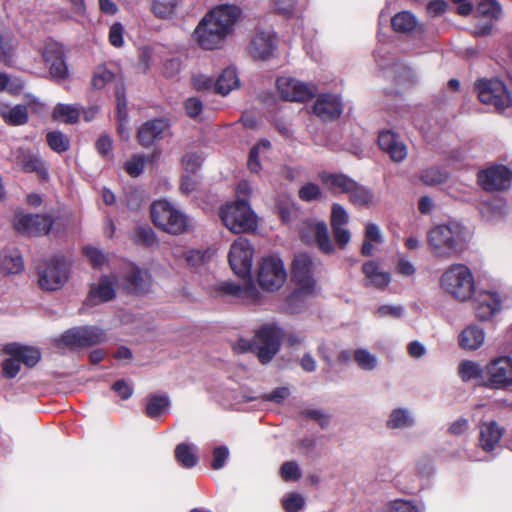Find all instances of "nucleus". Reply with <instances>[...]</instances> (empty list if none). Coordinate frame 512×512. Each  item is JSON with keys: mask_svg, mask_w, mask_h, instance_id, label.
Listing matches in <instances>:
<instances>
[{"mask_svg": "<svg viewBox=\"0 0 512 512\" xmlns=\"http://www.w3.org/2000/svg\"><path fill=\"white\" fill-rule=\"evenodd\" d=\"M471 238V231L456 220L434 226L427 235L432 253L445 259L462 255L468 248Z\"/></svg>", "mask_w": 512, "mask_h": 512, "instance_id": "nucleus-1", "label": "nucleus"}, {"mask_svg": "<svg viewBox=\"0 0 512 512\" xmlns=\"http://www.w3.org/2000/svg\"><path fill=\"white\" fill-rule=\"evenodd\" d=\"M315 269L316 264L308 254L299 253L295 255L291 268V280L295 289L288 298V306L291 312L297 313L307 299L317 294Z\"/></svg>", "mask_w": 512, "mask_h": 512, "instance_id": "nucleus-2", "label": "nucleus"}, {"mask_svg": "<svg viewBox=\"0 0 512 512\" xmlns=\"http://www.w3.org/2000/svg\"><path fill=\"white\" fill-rule=\"evenodd\" d=\"M282 337L283 332L280 327L275 324L265 325L256 332L253 340L241 338L233 348L238 353H256L259 361L266 364L279 351Z\"/></svg>", "mask_w": 512, "mask_h": 512, "instance_id": "nucleus-3", "label": "nucleus"}, {"mask_svg": "<svg viewBox=\"0 0 512 512\" xmlns=\"http://www.w3.org/2000/svg\"><path fill=\"white\" fill-rule=\"evenodd\" d=\"M439 285L446 294L461 303L471 301L476 289L473 272L462 263L448 266L439 279Z\"/></svg>", "mask_w": 512, "mask_h": 512, "instance_id": "nucleus-4", "label": "nucleus"}, {"mask_svg": "<svg viewBox=\"0 0 512 512\" xmlns=\"http://www.w3.org/2000/svg\"><path fill=\"white\" fill-rule=\"evenodd\" d=\"M150 213L154 225L172 235L185 233L192 224L183 211L166 199L154 201Z\"/></svg>", "mask_w": 512, "mask_h": 512, "instance_id": "nucleus-5", "label": "nucleus"}, {"mask_svg": "<svg viewBox=\"0 0 512 512\" xmlns=\"http://www.w3.org/2000/svg\"><path fill=\"white\" fill-rule=\"evenodd\" d=\"M219 215L225 227L233 233H245L257 227V216L246 200L226 204Z\"/></svg>", "mask_w": 512, "mask_h": 512, "instance_id": "nucleus-6", "label": "nucleus"}, {"mask_svg": "<svg viewBox=\"0 0 512 512\" xmlns=\"http://www.w3.org/2000/svg\"><path fill=\"white\" fill-rule=\"evenodd\" d=\"M68 273V261L62 256L53 257L38 267V284L42 290H58L67 282Z\"/></svg>", "mask_w": 512, "mask_h": 512, "instance_id": "nucleus-7", "label": "nucleus"}, {"mask_svg": "<svg viewBox=\"0 0 512 512\" xmlns=\"http://www.w3.org/2000/svg\"><path fill=\"white\" fill-rule=\"evenodd\" d=\"M287 279V272L281 258L275 255L263 257L257 269V283L266 291L280 289Z\"/></svg>", "mask_w": 512, "mask_h": 512, "instance_id": "nucleus-8", "label": "nucleus"}, {"mask_svg": "<svg viewBox=\"0 0 512 512\" xmlns=\"http://www.w3.org/2000/svg\"><path fill=\"white\" fill-rule=\"evenodd\" d=\"M475 89L479 100L502 111L512 104L511 95L506 85L499 79H482L476 83Z\"/></svg>", "mask_w": 512, "mask_h": 512, "instance_id": "nucleus-9", "label": "nucleus"}, {"mask_svg": "<svg viewBox=\"0 0 512 512\" xmlns=\"http://www.w3.org/2000/svg\"><path fill=\"white\" fill-rule=\"evenodd\" d=\"M206 14L201 18L192 33L193 41L203 50H216L223 47L229 35Z\"/></svg>", "mask_w": 512, "mask_h": 512, "instance_id": "nucleus-10", "label": "nucleus"}, {"mask_svg": "<svg viewBox=\"0 0 512 512\" xmlns=\"http://www.w3.org/2000/svg\"><path fill=\"white\" fill-rule=\"evenodd\" d=\"M512 386V358L498 356L486 364L484 387L505 390Z\"/></svg>", "mask_w": 512, "mask_h": 512, "instance_id": "nucleus-11", "label": "nucleus"}, {"mask_svg": "<svg viewBox=\"0 0 512 512\" xmlns=\"http://www.w3.org/2000/svg\"><path fill=\"white\" fill-rule=\"evenodd\" d=\"M254 257V248L246 238L235 240L229 250L228 260L233 272L243 278L250 279Z\"/></svg>", "mask_w": 512, "mask_h": 512, "instance_id": "nucleus-12", "label": "nucleus"}, {"mask_svg": "<svg viewBox=\"0 0 512 512\" xmlns=\"http://www.w3.org/2000/svg\"><path fill=\"white\" fill-rule=\"evenodd\" d=\"M472 301L475 316L480 321L491 320L503 306L502 297L493 289H475Z\"/></svg>", "mask_w": 512, "mask_h": 512, "instance_id": "nucleus-13", "label": "nucleus"}, {"mask_svg": "<svg viewBox=\"0 0 512 512\" xmlns=\"http://www.w3.org/2000/svg\"><path fill=\"white\" fill-rule=\"evenodd\" d=\"M276 86L281 98L292 102L307 101L317 92L315 85L302 82L290 76L279 77L276 81Z\"/></svg>", "mask_w": 512, "mask_h": 512, "instance_id": "nucleus-14", "label": "nucleus"}, {"mask_svg": "<svg viewBox=\"0 0 512 512\" xmlns=\"http://www.w3.org/2000/svg\"><path fill=\"white\" fill-rule=\"evenodd\" d=\"M478 182L486 191H505L512 186V170L502 164H494L478 172Z\"/></svg>", "mask_w": 512, "mask_h": 512, "instance_id": "nucleus-15", "label": "nucleus"}, {"mask_svg": "<svg viewBox=\"0 0 512 512\" xmlns=\"http://www.w3.org/2000/svg\"><path fill=\"white\" fill-rule=\"evenodd\" d=\"M106 339V333L97 326H82L69 329L61 336V343L70 348L95 345Z\"/></svg>", "mask_w": 512, "mask_h": 512, "instance_id": "nucleus-16", "label": "nucleus"}, {"mask_svg": "<svg viewBox=\"0 0 512 512\" xmlns=\"http://www.w3.org/2000/svg\"><path fill=\"white\" fill-rule=\"evenodd\" d=\"M277 36L270 28H257L247 47L248 54L256 60H267L277 48Z\"/></svg>", "mask_w": 512, "mask_h": 512, "instance_id": "nucleus-17", "label": "nucleus"}, {"mask_svg": "<svg viewBox=\"0 0 512 512\" xmlns=\"http://www.w3.org/2000/svg\"><path fill=\"white\" fill-rule=\"evenodd\" d=\"M300 236L305 243L315 242L319 250L325 254H329L334 251L328 227L323 221H304L300 228Z\"/></svg>", "mask_w": 512, "mask_h": 512, "instance_id": "nucleus-18", "label": "nucleus"}, {"mask_svg": "<svg viewBox=\"0 0 512 512\" xmlns=\"http://www.w3.org/2000/svg\"><path fill=\"white\" fill-rule=\"evenodd\" d=\"M242 13L241 7L237 4L223 3L211 8L206 15L230 36L240 21Z\"/></svg>", "mask_w": 512, "mask_h": 512, "instance_id": "nucleus-19", "label": "nucleus"}, {"mask_svg": "<svg viewBox=\"0 0 512 512\" xmlns=\"http://www.w3.org/2000/svg\"><path fill=\"white\" fill-rule=\"evenodd\" d=\"M52 224V219L46 215L17 214L14 219L15 229L28 236L47 234Z\"/></svg>", "mask_w": 512, "mask_h": 512, "instance_id": "nucleus-20", "label": "nucleus"}, {"mask_svg": "<svg viewBox=\"0 0 512 512\" xmlns=\"http://www.w3.org/2000/svg\"><path fill=\"white\" fill-rule=\"evenodd\" d=\"M121 279L119 285L128 292H140L149 283V274L141 270L133 263H125L118 276Z\"/></svg>", "mask_w": 512, "mask_h": 512, "instance_id": "nucleus-21", "label": "nucleus"}, {"mask_svg": "<svg viewBox=\"0 0 512 512\" xmlns=\"http://www.w3.org/2000/svg\"><path fill=\"white\" fill-rule=\"evenodd\" d=\"M504 429L494 420L479 424L478 446L486 454L494 452L500 444Z\"/></svg>", "mask_w": 512, "mask_h": 512, "instance_id": "nucleus-22", "label": "nucleus"}, {"mask_svg": "<svg viewBox=\"0 0 512 512\" xmlns=\"http://www.w3.org/2000/svg\"><path fill=\"white\" fill-rule=\"evenodd\" d=\"M13 158L16 165L24 172H35L41 179H47V164L39 154L28 149L19 148L13 153Z\"/></svg>", "mask_w": 512, "mask_h": 512, "instance_id": "nucleus-23", "label": "nucleus"}, {"mask_svg": "<svg viewBox=\"0 0 512 512\" xmlns=\"http://www.w3.org/2000/svg\"><path fill=\"white\" fill-rule=\"evenodd\" d=\"M120 286L118 276L115 274L103 275L93 283L89 291V300L95 303L108 302L116 295V288Z\"/></svg>", "mask_w": 512, "mask_h": 512, "instance_id": "nucleus-24", "label": "nucleus"}, {"mask_svg": "<svg viewBox=\"0 0 512 512\" xmlns=\"http://www.w3.org/2000/svg\"><path fill=\"white\" fill-rule=\"evenodd\" d=\"M380 148L389 154L394 162H402L408 155V149L400 137L390 130L382 131L378 136Z\"/></svg>", "mask_w": 512, "mask_h": 512, "instance_id": "nucleus-25", "label": "nucleus"}, {"mask_svg": "<svg viewBox=\"0 0 512 512\" xmlns=\"http://www.w3.org/2000/svg\"><path fill=\"white\" fill-rule=\"evenodd\" d=\"M314 113L323 120L338 118L343 111L342 100L335 94H320L313 107Z\"/></svg>", "mask_w": 512, "mask_h": 512, "instance_id": "nucleus-26", "label": "nucleus"}, {"mask_svg": "<svg viewBox=\"0 0 512 512\" xmlns=\"http://www.w3.org/2000/svg\"><path fill=\"white\" fill-rule=\"evenodd\" d=\"M485 338V330L480 325L471 323L459 333L458 344L463 350L476 351L483 346Z\"/></svg>", "mask_w": 512, "mask_h": 512, "instance_id": "nucleus-27", "label": "nucleus"}, {"mask_svg": "<svg viewBox=\"0 0 512 512\" xmlns=\"http://www.w3.org/2000/svg\"><path fill=\"white\" fill-rule=\"evenodd\" d=\"M362 272L365 276V285L380 290L385 289L391 282L389 272L380 268L375 261H367L362 266Z\"/></svg>", "mask_w": 512, "mask_h": 512, "instance_id": "nucleus-28", "label": "nucleus"}, {"mask_svg": "<svg viewBox=\"0 0 512 512\" xmlns=\"http://www.w3.org/2000/svg\"><path fill=\"white\" fill-rule=\"evenodd\" d=\"M322 184L333 194L348 193L355 188L356 181L342 173H319Z\"/></svg>", "mask_w": 512, "mask_h": 512, "instance_id": "nucleus-29", "label": "nucleus"}, {"mask_svg": "<svg viewBox=\"0 0 512 512\" xmlns=\"http://www.w3.org/2000/svg\"><path fill=\"white\" fill-rule=\"evenodd\" d=\"M416 424L413 412L407 407H397L390 411L385 427L389 430H409Z\"/></svg>", "mask_w": 512, "mask_h": 512, "instance_id": "nucleus-30", "label": "nucleus"}, {"mask_svg": "<svg viewBox=\"0 0 512 512\" xmlns=\"http://www.w3.org/2000/svg\"><path fill=\"white\" fill-rule=\"evenodd\" d=\"M115 96L117 100L116 117L118 122V133L122 139L129 138L127 101L122 82L117 81L115 86Z\"/></svg>", "mask_w": 512, "mask_h": 512, "instance_id": "nucleus-31", "label": "nucleus"}, {"mask_svg": "<svg viewBox=\"0 0 512 512\" xmlns=\"http://www.w3.org/2000/svg\"><path fill=\"white\" fill-rule=\"evenodd\" d=\"M166 128L167 123L162 119L147 121L138 130V140L140 144L142 146L151 145L154 140L161 137Z\"/></svg>", "mask_w": 512, "mask_h": 512, "instance_id": "nucleus-32", "label": "nucleus"}, {"mask_svg": "<svg viewBox=\"0 0 512 512\" xmlns=\"http://www.w3.org/2000/svg\"><path fill=\"white\" fill-rule=\"evenodd\" d=\"M480 212L487 221L494 222L506 215L508 207L503 199L492 197L481 203Z\"/></svg>", "mask_w": 512, "mask_h": 512, "instance_id": "nucleus-33", "label": "nucleus"}, {"mask_svg": "<svg viewBox=\"0 0 512 512\" xmlns=\"http://www.w3.org/2000/svg\"><path fill=\"white\" fill-rule=\"evenodd\" d=\"M485 370L486 364L481 365L472 360H465L459 365V375L463 381H476L481 386H484Z\"/></svg>", "mask_w": 512, "mask_h": 512, "instance_id": "nucleus-34", "label": "nucleus"}, {"mask_svg": "<svg viewBox=\"0 0 512 512\" xmlns=\"http://www.w3.org/2000/svg\"><path fill=\"white\" fill-rule=\"evenodd\" d=\"M239 78L232 67L225 68L214 82V90L222 96L228 95L232 90L238 88Z\"/></svg>", "mask_w": 512, "mask_h": 512, "instance_id": "nucleus-35", "label": "nucleus"}, {"mask_svg": "<svg viewBox=\"0 0 512 512\" xmlns=\"http://www.w3.org/2000/svg\"><path fill=\"white\" fill-rule=\"evenodd\" d=\"M274 10L285 17L300 15L308 6L309 0H271Z\"/></svg>", "mask_w": 512, "mask_h": 512, "instance_id": "nucleus-36", "label": "nucleus"}, {"mask_svg": "<svg viewBox=\"0 0 512 512\" xmlns=\"http://www.w3.org/2000/svg\"><path fill=\"white\" fill-rule=\"evenodd\" d=\"M1 270L8 274L19 273L23 269V260L18 250L5 249L0 254Z\"/></svg>", "mask_w": 512, "mask_h": 512, "instance_id": "nucleus-37", "label": "nucleus"}, {"mask_svg": "<svg viewBox=\"0 0 512 512\" xmlns=\"http://www.w3.org/2000/svg\"><path fill=\"white\" fill-rule=\"evenodd\" d=\"M182 255L188 266L192 268H199L205 265L213 256V251L210 249L206 250H197V249H189L180 253L179 250H175L173 252V256L175 258Z\"/></svg>", "mask_w": 512, "mask_h": 512, "instance_id": "nucleus-38", "label": "nucleus"}, {"mask_svg": "<svg viewBox=\"0 0 512 512\" xmlns=\"http://www.w3.org/2000/svg\"><path fill=\"white\" fill-rule=\"evenodd\" d=\"M6 353L16 354L21 363L28 367L35 366L41 358V354L38 349L32 347H23L15 344H9L5 347Z\"/></svg>", "mask_w": 512, "mask_h": 512, "instance_id": "nucleus-39", "label": "nucleus"}, {"mask_svg": "<svg viewBox=\"0 0 512 512\" xmlns=\"http://www.w3.org/2000/svg\"><path fill=\"white\" fill-rule=\"evenodd\" d=\"M0 114L6 122L12 125H23L28 121V111L25 105L18 104L13 107L1 105Z\"/></svg>", "mask_w": 512, "mask_h": 512, "instance_id": "nucleus-40", "label": "nucleus"}, {"mask_svg": "<svg viewBox=\"0 0 512 512\" xmlns=\"http://www.w3.org/2000/svg\"><path fill=\"white\" fill-rule=\"evenodd\" d=\"M353 360L359 369L363 371H373L378 366L377 355L365 348H358L353 351Z\"/></svg>", "mask_w": 512, "mask_h": 512, "instance_id": "nucleus-41", "label": "nucleus"}, {"mask_svg": "<svg viewBox=\"0 0 512 512\" xmlns=\"http://www.w3.org/2000/svg\"><path fill=\"white\" fill-rule=\"evenodd\" d=\"M392 27L397 32L407 33L414 30L418 25V20L414 14L409 11L397 13L391 19Z\"/></svg>", "mask_w": 512, "mask_h": 512, "instance_id": "nucleus-42", "label": "nucleus"}, {"mask_svg": "<svg viewBox=\"0 0 512 512\" xmlns=\"http://www.w3.org/2000/svg\"><path fill=\"white\" fill-rule=\"evenodd\" d=\"M53 118L57 121L74 124L80 118V109L74 105L59 103L53 110Z\"/></svg>", "mask_w": 512, "mask_h": 512, "instance_id": "nucleus-43", "label": "nucleus"}, {"mask_svg": "<svg viewBox=\"0 0 512 512\" xmlns=\"http://www.w3.org/2000/svg\"><path fill=\"white\" fill-rule=\"evenodd\" d=\"M170 405L169 398L164 395H153L147 399L146 413L150 418H155L164 413Z\"/></svg>", "mask_w": 512, "mask_h": 512, "instance_id": "nucleus-44", "label": "nucleus"}, {"mask_svg": "<svg viewBox=\"0 0 512 512\" xmlns=\"http://www.w3.org/2000/svg\"><path fill=\"white\" fill-rule=\"evenodd\" d=\"M350 201L354 205L365 206L371 205L375 202V197L372 191L356 182L355 188L348 192Z\"/></svg>", "mask_w": 512, "mask_h": 512, "instance_id": "nucleus-45", "label": "nucleus"}, {"mask_svg": "<svg viewBox=\"0 0 512 512\" xmlns=\"http://www.w3.org/2000/svg\"><path fill=\"white\" fill-rule=\"evenodd\" d=\"M116 79L115 74L106 65H99L93 72L91 84L95 89H103Z\"/></svg>", "mask_w": 512, "mask_h": 512, "instance_id": "nucleus-46", "label": "nucleus"}, {"mask_svg": "<svg viewBox=\"0 0 512 512\" xmlns=\"http://www.w3.org/2000/svg\"><path fill=\"white\" fill-rule=\"evenodd\" d=\"M385 512H424V507L411 500L396 499L386 505Z\"/></svg>", "mask_w": 512, "mask_h": 512, "instance_id": "nucleus-47", "label": "nucleus"}, {"mask_svg": "<svg viewBox=\"0 0 512 512\" xmlns=\"http://www.w3.org/2000/svg\"><path fill=\"white\" fill-rule=\"evenodd\" d=\"M271 144L268 140L259 141L250 151L248 168L252 173H258L261 169L259 156L262 152L269 150Z\"/></svg>", "mask_w": 512, "mask_h": 512, "instance_id": "nucleus-48", "label": "nucleus"}, {"mask_svg": "<svg viewBox=\"0 0 512 512\" xmlns=\"http://www.w3.org/2000/svg\"><path fill=\"white\" fill-rule=\"evenodd\" d=\"M46 140L49 147L57 153H63L70 147L68 137L60 131H51L46 135Z\"/></svg>", "mask_w": 512, "mask_h": 512, "instance_id": "nucleus-49", "label": "nucleus"}, {"mask_svg": "<svg viewBox=\"0 0 512 512\" xmlns=\"http://www.w3.org/2000/svg\"><path fill=\"white\" fill-rule=\"evenodd\" d=\"M448 177L447 171L439 168V167H431L425 169L420 174V180L425 185H438L443 183Z\"/></svg>", "mask_w": 512, "mask_h": 512, "instance_id": "nucleus-50", "label": "nucleus"}, {"mask_svg": "<svg viewBox=\"0 0 512 512\" xmlns=\"http://www.w3.org/2000/svg\"><path fill=\"white\" fill-rule=\"evenodd\" d=\"M177 5V0H154L152 10L157 17L168 19L175 14Z\"/></svg>", "mask_w": 512, "mask_h": 512, "instance_id": "nucleus-51", "label": "nucleus"}, {"mask_svg": "<svg viewBox=\"0 0 512 512\" xmlns=\"http://www.w3.org/2000/svg\"><path fill=\"white\" fill-rule=\"evenodd\" d=\"M476 12L486 18L498 19L501 16L502 9L495 0H481L477 5Z\"/></svg>", "mask_w": 512, "mask_h": 512, "instance_id": "nucleus-52", "label": "nucleus"}, {"mask_svg": "<svg viewBox=\"0 0 512 512\" xmlns=\"http://www.w3.org/2000/svg\"><path fill=\"white\" fill-rule=\"evenodd\" d=\"M175 456L178 462L186 468H191L196 464V456L193 448L185 443L177 445L175 449Z\"/></svg>", "mask_w": 512, "mask_h": 512, "instance_id": "nucleus-53", "label": "nucleus"}, {"mask_svg": "<svg viewBox=\"0 0 512 512\" xmlns=\"http://www.w3.org/2000/svg\"><path fill=\"white\" fill-rule=\"evenodd\" d=\"M282 505L286 512H299L305 506V498L300 493L291 492L283 497Z\"/></svg>", "mask_w": 512, "mask_h": 512, "instance_id": "nucleus-54", "label": "nucleus"}, {"mask_svg": "<svg viewBox=\"0 0 512 512\" xmlns=\"http://www.w3.org/2000/svg\"><path fill=\"white\" fill-rule=\"evenodd\" d=\"M134 240L136 243L150 247L156 242V235L149 226H139L134 231Z\"/></svg>", "mask_w": 512, "mask_h": 512, "instance_id": "nucleus-55", "label": "nucleus"}, {"mask_svg": "<svg viewBox=\"0 0 512 512\" xmlns=\"http://www.w3.org/2000/svg\"><path fill=\"white\" fill-rule=\"evenodd\" d=\"M145 164L146 157L141 154H136L126 161L124 169L129 176L138 177L142 173Z\"/></svg>", "mask_w": 512, "mask_h": 512, "instance_id": "nucleus-56", "label": "nucleus"}, {"mask_svg": "<svg viewBox=\"0 0 512 512\" xmlns=\"http://www.w3.org/2000/svg\"><path fill=\"white\" fill-rule=\"evenodd\" d=\"M84 254L88 258V260H89L90 264L93 266V268L100 269L108 262L107 255L104 254L97 247L86 246L84 248Z\"/></svg>", "mask_w": 512, "mask_h": 512, "instance_id": "nucleus-57", "label": "nucleus"}, {"mask_svg": "<svg viewBox=\"0 0 512 512\" xmlns=\"http://www.w3.org/2000/svg\"><path fill=\"white\" fill-rule=\"evenodd\" d=\"M7 354L9 355V357L2 362V373L4 377L11 379L16 377V375L20 371L21 361L16 354Z\"/></svg>", "mask_w": 512, "mask_h": 512, "instance_id": "nucleus-58", "label": "nucleus"}, {"mask_svg": "<svg viewBox=\"0 0 512 512\" xmlns=\"http://www.w3.org/2000/svg\"><path fill=\"white\" fill-rule=\"evenodd\" d=\"M42 56L46 63H51L64 56L63 47L56 41L48 40L44 45Z\"/></svg>", "mask_w": 512, "mask_h": 512, "instance_id": "nucleus-59", "label": "nucleus"}, {"mask_svg": "<svg viewBox=\"0 0 512 512\" xmlns=\"http://www.w3.org/2000/svg\"><path fill=\"white\" fill-rule=\"evenodd\" d=\"M202 162H203L202 154H199L196 152L187 153L182 159V164H183L186 172L192 173V174H195L199 170Z\"/></svg>", "mask_w": 512, "mask_h": 512, "instance_id": "nucleus-60", "label": "nucleus"}, {"mask_svg": "<svg viewBox=\"0 0 512 512\" xmlns=\"http://www.w3.org/2000/svg\"><path fill=\"white\" fill-rule=\"evenodd\" d=\"M348 221L349 215L345 208L338 203H334L331 211V226H346Z\"/></svg>", "mask_w": 512, "mask_h": 512, "instance_id": "nucleus-61", "label": "nucleus"}, {"mask_svg": "<svg viewBox=\"0 0 512 512\" xmlns=\"http://www.w3.org/2000/svg\"><path fill=\"white\" fill-rule=\"evenodd\" d=\"M298 195L301 200L310 202L320 198L321 190L317 184L309 182L300 188Z\"/></svg>", "mask_w": 512, "mask_h": 512, "instance_id": "nucleus-62", "label": "nucleus"}, {"mask_svg": "<svg viewBox=\"0 0 512 512\" xmlns=\"http://www.w3.org/2000/svg\"><path fill=\"white\" fill-rule=\"evenodd\" d=\"M49 64V72L53 79L64 80L68 77V68L63 57L55 59Z\"/></svg>", "mask_w": 512, "mask_h": 512, "instance_id": "nucleus-63", "label": "nucleus"}, {"mask_svg": "<svg viewBox=\"0 0 512 512\" xmlns=\"http://www.w3.org/2000/svg\"><path fill=\"white\" fill-rule=\"evenodd\" d=\"M281 476L285 481H295L301 477L299 466L294 461H288L281 466Z\"/></svg>", "mask_w": 512, "mask_h": 512, "instance_id": "nucleus-64", "label": "nucleus"}]
</instances>
